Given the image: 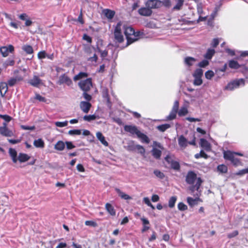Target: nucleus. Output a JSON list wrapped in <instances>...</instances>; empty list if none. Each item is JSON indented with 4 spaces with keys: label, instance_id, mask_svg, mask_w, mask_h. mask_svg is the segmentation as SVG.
I'll return each mask as SVG.
<instances>
[{
    "label": "nucleus",
    "instance_id": "nucleus-15",
    "mask_svg": "<svg viewBox=\"0 0 248 248\" xmlns=\"http://www.w3.org/2000/svg\"><path fill=\"white\" fill-rule=\"evenodd\" d=\"M0 134L1 135L6 137H11L14 135V132L8 128H0Z\"/></svg>",
    "mask_w": 248,
    "mask_h": 248
},
{
    "label": "nucleus",
    "instance_id": "nucleus-21",
    "mask_svg": "<svg viewBox=\"0 0 248 248\" xmlns=\"http://www.w3.org/2000/svg\"><path fill=\"white\" fill-rule=\"evenodd\" d=\"M96 136L97 139L101 142V143L105 146H108V143L106 140L105 137L103 135L102 133L100 132H97L96 134Z\"/></svg>",
    "mask_w": 248,
    "mask_h": 248
},
{
    "label": "nucleus",
    "instance_id": "nucleus-18",
    "mask_svg": "<svg viewBox=\"0 0 248 248\" xmlns=\"http://www.w3.org/2000/svg\"><path fill=\"white\" fill-rule=\"evenodd\" d=\"M137 146V144L135 143L134 141L130 140L124 146V148L129 152H136Z\"/></svg>",
    "mask_w": 248,
    "mask_h": 248
},
{
    "label": "nucleus",
    "instance_id": "nucleus-1",
    "mask_svg": "<svg viewBox=\"0 0 248 248\" xmlns=\"http://www.w3.org/2000/svg\"><path fill=\"white\" fill-rule=\"evenodd\" d=\"M202 180L200 177H198L195 185H191L189 186L188 190L190 194L194 197H200L201 195V190L200 186L202 183Z\"/></svg>",
    "mask_w": 248,
    "mask_h": 248
},
{
    "label": "nucleus",
    "instance_id": "nucleus-35",
    "mask_svg": "<svg viewBox=\"0 0 248 248\" xmlns=\"http://www.w3.org/2000/svg\"><path fill=\"white\" fill-rule=\"evenodd\" d=\"M105 207L107 211L110 214V215L113 216L115 215V210L111 204L109 203H107L106 204Z\"/></svg>",
    "mask_w": 248,
    "mask_h": 248
},
{
    "label": "nucleus",
    "instance_id": "nucleus-45",
    "mask_svg": "<svg viewBox=\"0 0 248 248\" xmlns=\"http://www.w3.org/2000/svg\"><path fill=\"white\" fill-rule=\"evenodd\" d=\"M176 200V196H172L171 197H170L169 201V207L171 208H173L175 206Z\"/></svg>",
    "mask_w": 248,
    "mask_h": 248
},
{
    "label": "nucleus",
    "instance_id": "nucleus-41",
    "mask_svg": "<svg viewBox=\"0 0 248 248\" xmlns=\"http://www.w3.org/2000/svg\"><path fill=\"white\" fill-rule=\"evenodd\" d=\"M171 169L175 170H179L180 169V165L179 163L176 161H172L170 164Z\"/></svg>",
    "mask_w": 248,
    "mask_h": 248
},
{
    "label": "nucleus",
    "instance_id": "nucleus-16",
    "mask_svg": "<svg viewBox=\"0 0 248 248\" xmlns=\"http://www.w3.org/2000/svg\"><path fill=\"white\" fill-rule=\"evenodd\" d=\"M41 81V79L38 76H34L32 78L29 80L28 83L33 87H38Z\"/></svg>",
    "mask_w": 248,
    "mask_h": 248
},
{
    "label": "nucleus",
    "instance_id": "nucleus-33",
    "mask_svg": "<svg viewBox=\"0 0 248 248\" xmlns=\"http://www.w3.org/2000/svg\"><path fill=\"white\" fill-rule=\"evenodd\" d=\"M33 145L36 148H43L45 147V142L42 139H38L34 140Z\"/></svg>",
    "mask_w": 248,
    "mask_h": 248
},
{
    "label": "nucleus",
    "instance_id": "nucleus-31",
    "mask_svg": "<svg viewBox=\"0 0 248 248\" xmlns=\"http://www.w3.org/2000/svg\"><path fill=\"white\" fill-rule=\"evenodd\" d=\"M176 2V5L173 7L172 10L179 11L182 9V6L184 5V0H175Z\"/></svg>",
    "mask_w": 248,
    "mask_h": 248
},
{
    "label": "nucleus",
    "instance_id": "nucleus-34",
    "mask_svg": "<svg viewBox=\"0 0 248 248\" xmlns=\"http://www.w3.org/2000/svg\"><path fill=\"white\" fill-rule=\"evenodd\" d=\"M30 158V157L27 154L24 153H19L17 159L20 162H25Z\"/></svg>",
    "mask_w": 248,
    "mask_h": 248
},
{
    "label": "nucleus",
    "instance_id": "nucleus-19",
    "mask_svg": "<svg viewBox=\"0 0 248 248\" xmlns=\"http://www.w3.org/2000/svg\"><path fill=\"white\" fill-rule=\"evenodd\" d=\"M8 84L7 82H1L0 83V93L2 97H4L8 92Z\"/></svg>",
    "mask_w": 248,
    "mask_h": 248
},
{
    "label": "nucleus",
    "instance_id": "nucleus-42",
    "mask_svg": "<svg viewBox=\"0 0 248 248\" xmlns=\"http://www.w3.org/2000/svg\"><path fill=\"white\" fill-rule=\"evenodd\" d=\"M233 81L237 88L239 87L240 86H244L245 84V80L243 78L237 79L234 80Z\"/></svg>",
    "mask_w": 248,
    "mask_h": 248
},
{
    "label": "nucleus",
    "instance_id": "nucleus-37",
    "mask_svg": "<svg viewBox=\"0 0 248 248\" xmlns=\"http://www.w3.org/2000/svg\"><path fill=\"white\" fill-rule=\"evenodd\" d=\"M161 151L155 148H153L152 150V154L153 156L157 159H160L161 155Z\"/></svg>",
    "mask_w": 248,
    "mask_h": 248
},
{
    "label": "nucleus",
    "instance_id": "nucleus-26",
    "mask_svg": "<svg viewBox=\"0 0 248 248\" xmlns=\"http://www.w3.org/2000/svg\"><path fill=\"white\" fill-rule=\"evenodd\" d=\"M196 61V59L193 57H186L185 58L184 62L186 65L190 67L192 66Z\"/></svg>",
    "mask_w": 248,
    "mask_h": 248
},
{
    "label": "nucleus",
    "instance_id": "nucleus-30",
    "mask_svg": "<svg viewBox=\"0 0 248 248\" xmlns=\"http://www.w3.org/2000/svg\"><path fill=\"white\" fill-rule=\"evenodd\" d=\"M64 148L65 143L62 140H59L54 145V149L59 151H62Z\"/></svg>",
    "mask_w": 248,
    "mask_h": 248
},
{
    "label": "nucleus",
    "instance_id": "nucleus-47",
    "mask_svg": "<svg viewBox=\"0 0 248 248\" xmlns=\"http://www.w3.org/2000/svg\"><path fill=\"white\" fill-rule=\"evenodd\" d=\"M136 151L142 155H145V150L144 147L140 145L137 144Z\"/></svg>",
    "mask_w": 248,
    "mask_h": 248
},
{
    "label": "nucleus",
    "instance_id": "nucleus-20",
    "mask_svg": "<svg viewBox=\"0 0 248 248\" xmlns=\"http://www.w3.org/2000/svg\"><path fill=\"white\" fill-rule=\"evenodd\" d=\"M179 145L182 148H185L188 144L186 139L183 135L180 136L178 140Z\"/></svg>",
    "mask_w": 248,
    "mask_h": 248
},
{
    "label": "nucleus",
    "instance_id": "nucleus-43",
    "mask_svg": "<svg viewBox=\"0 0 248 248\" xmlns=\"http://www.w3.org/2000/svg\"><path fill=\"white\" fill-rule=\"evenodd\" d=\"M177 112L171 110L170 113V114L166 117V121L172 120L176 118V114Z\"/></svg>",
    "mask_w": 248,
    "mask_h": 248
},
{
    "label": "nucleus",
    "instance_id": "nucleus-10",
    "mask_svg": "<svg viewBox=\"0 0 248 248\" xmlns=\"http://www.w3.org/2000/svg\"><path fill=\"white\" fill-rule=\"evenodd\" d=\"M124 128L125 132H128L132 135H136L137 136L140 132L137 127L134 125H125Z\"/></svg>",
    "mask_w": 248,
    "mask_h": 248
},
{
    "label": "nucleus",
    "instance_id": "nucleus-46",
    "mask_svg": "<svg viewBox=\"0 0 248 248\" xmlns=\"http://www.w3.org/2000/svg\"><path fill=\"white\" fill-rule=\"evenodd\" d=\"M217 170L218 171L225 173L227 172L228 168L226 165L221 164L217 166Z\"/></svg>",
    "mask_w": 248,
    "mask_h": 248
},
{
    "label": "nucleus",
    "instance_id": "nucleus-63",
    "mask_svg": "<svg viewBox=\"0 0 248 248\" xmlns=\"http://www.w3.org/2000/svg\"><path fill=\"white\" fill-rule=\"evenodd\" d=\"M0 118L3 119L6 122H9L12 119V117L7 115L0 114Z\"/></svg>",
    "mask_w": 248,
    "mask_h": 248
},
{
    "label": "nucleus",
    "instance_id": "nucleus-25",
    "mask_svg": "<svg viewBox=\"0 0 248 248\" xmlns=\"http://www.w3.org/2000/svg\"><path fill=\"white\" fill-rule=\"evenodd\" d=\"M103 13L105 16L109 19H111L115 15L114 11L108 9L103 10Z\"/></svg>",
    "mask_w": 248,
    "mask_h": 248
},
{
    "label": "nucleus",
    "instance_id": "nucleus-38",
    "mask_svg": "<svg viewBox=\"0 0 248 248\" xmlns=\"http://www.w3.org/2000/svg\"><path fill=\"white\" fill-rule=\"evenodd\" d=\"M170 127V125L168 124H165L158 125L156 128L160 132H163L167 129Z\"/></svg>",
    "mask_w": 248,
    "mask_h": 248
},
{
    "label": "nucleus",
    "instance_id": "nucleus-60",
    "mask_svg": "<svg viewBox=\"0 0 248 248\" xmlns=\"http://www.w3.org/2000/svg\"><path fill=\"white\" fill-rule=\"evenodd\" d=\"M46 53L45 51H41L38 52L37 54L39 59H43L46 57Z\"/></svg>",
    "mask_w": 248,
    "mask_h": 248
},
{
    "label": "nucleus",
    "instance_id": "nucleus-9",
    "mask_svg": "<svg viewBox=\"0 0 248 248\" xmlns=\"http://www.w3.org/2000/svg\"><path fill=\"white\" fill-rule=\"evenodd\" d=\"M197 179V174L193 171H189L186 176V181L189 185H193Z\"/></svg>",
    "mask_w": 248,
    "mask_h": 248
},
{
    "label": "nucleus",
    "instance_id": "nucleus-52",
    "mask_svg": "<svg viewBox=\"0 0 248 248\" xmlns=\"http://www.w3.org/2000/svg\"><path fill=\"white\" fill-rule=\"evenodd\" d=\"M97 51L100 53V56L102 59H104L108 55V51L106 50H102L98 46L96 48Z\"/></svg>",
    "mask_w": 248,
    "mask_h": 248
},
{
    "label": "nucleus",
    "instance_id": "nucleus-3",
    "mask_svg": "<svg viewBox=\"0 0 248 248\" xmlns=\"http://www.w3.org/2000/svg\"><path fill=\"white\" fill-rule=\"evenodd\" d=\"M121 23L118 22L115 28L114 31L115 40L119 43H121L124 41V37L121 32Z\"/></svg>",
    "mask_w": 248,
    "mask_h": 248
},
{
    "label": "nucleus",
    "instance_id": "nucleus-59",
    "mask_svg": "<svg viewBox=\"0 0 248 248\" xmlns=\"http://www.w3.org/2000/svg\"><path fill=\"white\" fill-rule=\"evenodd\" d=\"M161 7L162 6H164L165 7L169 8L171 6V2L170 0H163V1H161Z\"/></svg>",
    "mask_w": 248,
    "mask_h": 248
},
{
    "label": "nucleus",
    "instance_id": "nucleus-50",
    "mask_svg": "<svg viewBox=\"0 0 248 248\" xmlns=\"http://www.w3.org/2000/svg\"><path fill=\"white\" fill-rule=\"evenodd\" d=\"M154 173L157 177L161 179H163L165 177L164 174L162 172L158 170H155L154 171Z\"/></svg>",
    "mask_w": 248,
    "mask_h": 248
},
{
    "label": "nucleus",
    "instance_id": "nucleus-56",
    "mask_svg": "<svg viewBox=\"0 0 248 248\" xmlns=\"http://www.w3.org/2000/svg\"><path fill=\"white\" fill-rule=\"evenodd\" d=\"M214 76V73L212 70H208L205 73V77L208 79H211Z\"/></svg>",
    "mask_w": 248,
    "mask_h": 248
},
{
    "label": "nucleus",
    "instance_id": "nucleus-53",
    "mask_svg": "<svg viewBox=\"0 0 248 248\" xmlns=\"http://www.w3.org/2000/svg\"><path fill=\"white\" fill-rule=\"evenodd\" d=\"M209 62L207 59H204L200 62L198 66L201 68H204L209 64Z\"/></svg>",
    "mask_w": 248,
    "mask_h": 248
},
{
    "label": "nucleus",
    "instance_id": "nucleus-36",
    "mask_svg": "<svg viewBox=\"0 0 248 248\" xmlns=\"http://www.w3.org/2000/svg\"><path fill=\"white\" fill-rule=\"evenodd\" d=\"M22 49L27 54H31L33 53L32 47L29 45H25L22 46Z\"/></svg>",
    "mask_w": 248,
    "mask_h": 248
},
{
    "label": "nucleus",
    "instance_id": "nucleus-11",
    "mask_svg": "<svg viewBox=\"0 0 248 248\" xmlns=\"http://www.w3.org/2000/svg\"><path fill=\"white\" fill-rule=\"evenodd\" d=\"M14 50V47L10 45L8 46H2L0 48V52L1 53L3 57H7L9 52H13Z\"/></svg>",
    "mask_w": 248,
    "mask_h": 248
},
{
    "label": "nucleus",
    "instance_id": "nucleus-32",
    "mask_svg": "<svg viewBox=\"0 0 248 248\" xmlns=\"http://www.w3.org/2000/svg\"><path fill=\"white\" fill-rule=\"evenodd\" d=\"M228 65L230 68L234 69H238L241 66L237 61L233 60L229 61Z\"/></svg>",
    "mask_w": 248,
    "mask_h": 248
},
{
    "label": "nucleus",
    "instance_id": "nucleus-27",
    "mask_svg": "<svg viewBox=\"0 0 248 248\" xmlns=\"http://www.w3.org/2000/svg\"><path fill=\"white\" fill-rule=\"evenodd\" d=\"M215 53V50L213 48H208L204 55V58L207 60H211Z\"/></svg>",
    "mask_w": 248,
    "mask_h": 248
},
{
    "label": "nucleus",
    "instance_id": "nucleus-49",
    "mask_svg": "<svg viewBox=\"0 0 248 248\" xmlns=\"http://www.w3.org/2000/svg\"><path fill=\"white\" fill-rule=\"evenodd\" d=\"M203 75V70L202 69H197L193 74V77H202Z\"/></svg>",
    "mask_w": 248,
    "mask_h": 248
},
{
    "label": "nucleus",
    "instance_id": "nucleus-6",
    "mask_svg": "<svg viewBox=\"0 0 248 248\" xmlns=\"http://www.w3.org/2000/svg\"><path fill=\"white\" fill-rule=\"evenodd\" d=\"M161 0H147L145 3L146 6L152 10L153 9H158L161 7Z\"/></svg>",
    "mask_w": 248,
    "mask_h": 248
},
{
    "label": "nucleus",
    "instance_id": "nucleus-40",
    "mask_svg": "<svg viewBox=\"0 0 248 248\" xmlns=\"http://www.w3.org/2000/svg\"><path fill=\"white\" fill-rule=\"evenodd\" d=\"M177 112L179 116H183L188 113V110L186 106H183Z\"/></svg>",
    "mask_w": 248,
    "mask_h": 248
},
{
    "label": "nucleus",
    "instance_id": "nucleus-23",
    "mask_svg": "<svg viewBox=\"0 0 248 248\" xmlns=\"http://www.w3.org/2000/svg\"><path fill=\"white\" fill-rule=\"evenodd\" d=\"M137 136L141 140V142L143 143L148 144L150 141L148 136L141 132L140 131Z\"/></svg>",
    "mask_w": 248,
    "mask_h": 248
},
{
    "label": "nucleus",
    "instance_id": "nucleus-29",
    "mask_svg": "<svg viewBox=\"0 0 248 248\" xmlns=\"http://www.w3.org/2000/svg\"><path fill=\"white\" fill-rule=\"evenodd\" d=\"M9 153L12 158V161L14 163H16L17 161V152L16 150L13 148H10L9 150Z\"/></svg>",
    "mask_w": 248,
    "mask_h": 248
},
{
    "label": "nucleus",
    "instance_id": "nucleus-17",
    "mask_svg": "<svg viewBox=\"0 0 248 248\" xmlns=\"http://www.w3.org/2000/svg\"><path fill=\"white\" fill-rule=\"evenodd\" d=\"M23 79V77L21 76H16L14 78H12L10 79H9L7 83L8 85L12 87L14 86L18 81H20L22 80Z\"/></svg>",
    "mask_w": 248,
    "mask_h": 248
},
{
    "label": "nucleus",
    "instance_id": "nucleus-44",
    "mask_svg": "<svg viewBox=\"0 0 248 248\" xmlns=\"http://www.w3.org/2000/svg\"><path fill=\"white\" fill-rule=\"evenodd\" d=\"M15 63V60L14 59L9 58L4 62L3 65L5 67H7L8 66H13Z\"/></svg>",
    "mask_w": 248,
    "mask_h": 248
},
{
    "label": "nucleus",
    "instance_id": "nucleus-58",
    "mask_svg": "<svg viewBox=\"0 0 248 248\" xmlns=\"http://www.w3.org/2000/svg\"><path fill=\"white\" fill-rule=\"evenodd\" d=\"M178 208L180 211H185L187 209V206L183 202H179L178 204Z\"/></svg>",
    "mask_w": 248,
    "mask_h": 248
},
{
    "label": "nucleus",
    "instance_id": "nucleus-14",
    "mask_svg": "<svg viewBox=\"0 0 248 248\" xmlns=\"http://www.w3.org/2000/svg\"><path fill=\"white\" fill-rule=\"evenodd\" d=\"M80 108L84 113H88L92 106L91 104L87 101H81L79 105Z\"/></svg>",
    "mask_w": 248,
    "mask_h": 248
},
{
    "label": "nucleus",
    "instance_id": "nucleus-2",
    "mask_svg": "<svg viewBox=\"0 0 248 248\" xmlns=\"http://www.w3.org/2000/svg\"><path fill=\"white\" fill-rule=\"evenodd\" d=\"M223 157L225 160L230 161L234 166H237L241 163L239 158L235 157L232 151L229 150L224 151L223 152Z\"/></svg>",
    "mask_w": 248,
    "mask_h": 248
},
{
    "label": "nucleus",
    "instance_id": "nucleus-62",
    "mask_svg": "<svg viewBox=\"0 0 248 248\" xmlns=\"http://www.w3.org/2000/svg\"><path fill=\"white\" fill-rule=\"evenodd\" d=\"M197 9L198 13L199 15L202 14L203 11L202 9V3H199L197 4Z\"/></svg>",
    "mask_w": 248,
    "mask_h": 248
},
{
    "label": "nucleus",
    "instance_id": "nucleus-4",
    "mask_svg": "<svg viewBox=\"0 0 248 248\" xmlns=\"http://www.w3.org/2000/svg\"><path fill=\"white\" fill-rule=\"evenodd\" d=\"M78 84L81 90L83 92H88L92 86V79L88 78L85 80H81L78 82Z\"/></svg>",
    "mask_w": 248,
    "mask_h": 248
},
{
    "label": "nucleus",
    "instance_id": "nucleus-64",
    "mask_svg": "<svg viewBox=\"0 0 248 248\" xmlns=\"http://www.w3.org/2000/svg\"><path fill=\"white\" fill-rule=\"evenodd\" d=\"M35 99L43 102H46V100L45 97L42 96L39 94H35Z\"/></svg>",
    "mask_w": 248,
    "mask_h": 248
},
{
    "label": "nucleus",
    "instance_id": "nucleus-22",
    "mask_svg": "<svg viewBox=\"0 0 248 248\" xmlns=\"http://www.w3.org/2000/svg\"><path fill=\"white\" fill-rule=\"evenodd\" d=\"M195 198L193 199L191 197H188L187 198V202L189 205L191 207L194 206L198 204V201H201L200 197H195Z\"/></svg>",
    "mask_w": 248,
    "mask_h": 248
},
{
    "label": "nucleus",
    "instance_id": "nucleus-8",
    "mask_svg": "<svg viewBox=\"0 0 248 248\" xmlns=\"http://www.w3.org/2000/svg\"><path fill=\"white\" fill-rule=\"evenodd\" d=\"M102 97L106 101L107 105L109 108H111L112 103L110 101L109 95L108 94V90L107 88H103L102 90Z\"/></svg>",
    "mask_w": 248,
    "mask_h": 248
},
{
    "label": "nucleus",
    "instance_id": "nucleus-5",
    "mask_svg": "<svg viewBox=\"0 0 248 248\" xmlns=\"http://www.w3.org/2000/svg\"><path fill=\"white\" fill-rule=\"evenodd\" d=\"M57 84L59 85L65 84L68 86H71L73 85V81L67 74L64 73L59 77Z\"/></svg>",
    "mask_w": 248,
    "mask_h": 248
},
{
    "label": "nucleus",
    "instance_id": "nucleus-61",
    "mask_svg": "<svg viewBox=\"0 0 248 248\" xmlns=\"http://www.w3.org/2000/svg\"><path fill=\"white\" fill-rule=\"evenodd\" d=\"M65 145L68 150H70L76 147L71 141H66L65 142Z\"/></svg>",
    "mask_w": 248,
    "mask_h": 248
},
{
    "label": "nucleus",
    "instance_id": "nucleus-7",
    "mask_svg": "<svg viewBox=\"0 0 248 248\" xmlns=\"http://www.w3.org/2000/svg\"><path fill=\"white\" fill-rule=\"evenodd\" d=\"M124 33L127 39V46H128L130 44L131 36L134 34V30L132 27L128 26L124 27Z\"/></svg>",
    "mask_w": 248,
    "mask_h": 248
},
{
    "label": "nucleus",
    "instance_id": "nucleus-54",
    "mask_svg": "<svg viewBox=\"0 0 248 248\" xmlns=\"http://www.w3.org/2000/svg\"><path fill=\"white\" fill-rule=\"evenodd\" d=\"M193 84L196 86H200L202 83V77H194Z\"/></svg>",
    "mask_w": 248,
    "mask_h": 248
},
{
    "label": "nucleus",
    "instance_id": "nucleus-24",
    "mask_svg": "<svg viewBox=\"0 0 248 248\" xmlns=\"http://www.w3.org/2000/svg\"><path fill=\"white\" fill-rule=\"evenodd\" d=\"M115 190L118 194L119 196H120L123 199L127 200L132 199V198L130 196L124 193L118 188H115Z\"/></svg>",
    "mask_w": 248,
    "mask_h": 248
},
{
    "label": "nucleus",
    "instance_id": "nucleus-12",
    "mask_svg": "<svg viewBox=\"0 0 248 248\" xmlns=\"http://www.w3.org/2000/svg\"><path fill=\"white\" fill-rule=\"evenodd\" d=\"M200 145L206 152H210L212 150L211 144L203 138L200 139Z\"/></svg>",
    "mask_w": 248,
    "mask_h": 248
},
{
    "label": "nucleus",
    "instance_id": "nucleus-55",
    "mask_svg": "<svg viewBox=\"0 0 248 248\" xmlns=\"http://www.w3.org/2000/svg\"><path fill=\"white\" fill-rule=\"evenodd\" d=\"M236 88H237V87L236 85H235L233 80L229 83L226 87V89L230 91H232Z\"/></svg>",
    "mask_w": 248,
    "mask_h": 248
},
{
    "label": "nucleus",
    "instance_id": "nucleus-51",
    "mask_svg": "<svg viewBox=\"0 0 248 248\" xmlns=\"http://www.w3.org/2000/svg\"><path fill=\"white\" fill-rule=\"evenodd\" d=\"M68 134L71 136L79 135L81 134V130L80 129L70 130L68 132Z\"/></svg>",
    "mask_w": 248,
    "mask_h": 248
},
{
    "label": "nucleus",
    "instance_id": "nucleus-13",
    "mask_svg": "<svg viewBox=\"0 0 248 248\" xmlns=\"http://www.w3.org/2000/svg\"><path fill=\"white\" fill-rule=\"evenodd\" d=\"M138 13L141 16H150L152 15L153 11L148 7L145 6V7L140 8L138 10Z\"/></svg>",
    "mask_w": 248,
    "mask_h": 248
},
{
    "label": "nucleus",
    "instance_id": "nucleus-57",
    "mask_svg": "<svg viewBox=\"0 0 248 248\" xmlns=\"http://www.w3.org/2000/svg\"><path fill=\"white\" fill-rule=\"evenodd\" d=\"M55 125L59 127H65L68 125V122L67 121L64 122H55Z\"/></svg>",
    "mask_w": 248,
    "mask_h": 248
},
{
    "label": "nucleus",
    "instance_id": "nucleus-28",
    "mask_svg": "<svg viewBox=\"0 0 248 248\" xmlns=\"http://www.w3.org/2000/svg\"><path fill=\"white\" fill-rule=\"evenodd\" d=\"M143 34V32L140 31L136 32L134 31V34H133L131 36L130 44L137 41L140 37V36H142Z\"/></svg>",
    "mask_w": 248,
    "mask_h": 248
},
{
    "label": "nucleus",
    "instance_id": "nucleus-39",
    "mask_svg": "<svg viewBox=\"0 0 248 248\" xmlns=\"http://www.w3.org/2000/svg\"><path fill=\"white\" fill-rule=\"evenodd\" d=\"M88 77V74L85 72H80L78 75L74 77V80L77 81L81 78H85Z\"/></svg>",
    "mask_w": 248,
    "mask_h": 248
},
{
    "label": "nucleus",
    "instance_id": "nucleus-48",
    "mask_svg": "<svg viewBox=\"0 0 248 248\" xmlns=\"http://www.w3.org/2000/svg\"><path fill=\"white\" fill-rule=\"evenodd\" d=\"M96 118V116L95 115H85L83 117V119L85 121L87 122H91L92 121L95 120Z\"/></svg>",
    "mask_w": 248,
    "mask_h": 248
}]
</instances>
